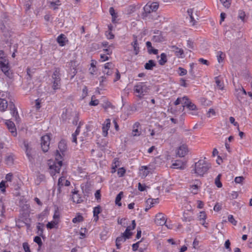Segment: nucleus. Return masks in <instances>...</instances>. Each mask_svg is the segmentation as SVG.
I'll list each match as a JSON object with an SVG mask.
<instances>
[{
    "instance_id": "f257e3e1",
    "label": "nucleus",
    "mask_w": 252,
    "mask_h": 252,
    "mask_svg": "<svg viewBox=\"0 0 252 252\" xmlns=\"http://www.w3.org/2000/svg\"><path fill=\"white\" fill-rule=\"evenodd\" d=\"M58 148L60 150V152L57 150L55 154V161L49 160L48 163L50 173L54 179L57 177L56 174L60 172L61 168L63 165V152L66 150L67 148L65 142L64 140H61L59 143Z\"/></svg>"
},
{
    "instance_id": "f03ea898",
    "label": "nucleus",
    "mask_w": 252,
    "mask_h": 252,
    "mask_svg": "<svg viewBox=\"0 0 252 252\" xmlns=\"http://www.w3.org/2000/svg\"><path fill=\"white\" fill-rule=\"evenodd\" d=\"M210 168V163L206 160V158H204L195 163L192 173L195 174L196 176L203 177L207 173Z\"/></svg>"
},
{
    "instance_id": "7ed1b4c3",
    "label": "nucleus",
    "mask_w": 252,
    "mask_h": 252,
    "mask_svg": "<svg viewBox=\"0 0 252 252\" xmlns=\"http://www.w3.org/2000/svg\"><path fill=\"white\" fill-rule=\"evenodd\" d=\"M150 90V86H147L146 82L137 83L133 88L134 93L140 99L147 95Z\"/></svg>"
},
{
    "instance_id": "20e7f679",
    "label": "nucleus",
    "mask_w": 252,
    "mask_h": 252,
    "mask_svg": "<svg viewBox=\"0 0 252 252\" xmlns=\"http://www.w3.org/2000/svg\"><path fill=\"white\" fill-rule=\"evenodd\" d=\"M0 69L7 77L10 78L12 76V72L10 70L9 62L8 59H0Z\"/></svg>"
},
{
    "instance_id": "39448f33",
    "label": "nucleus",
    "mask_w": 252,
    "mask_h": 252,
    "mask_svg": "<svg viewBox=\"0 0 252 252\" xmlns=\"http://www.w3.org/2000/svg\"><path fill=\"white\" fill-rule=\"evenodd\" d=\"M201 185L202 183L199 180L196 179L190 181L189 188L190 193L193 194H198L200 190Z\"/></svg>"
},
{
    "instance_id": "423d86ee",
    "label": "nucleus",
    "mask_w": 252,
    "mask_h": 252,
    "mask_svg": "<svg viewBox=\"0 0 252 252\" xmlns=\"http://www.w3.org/2000/svg\"><path fill=\"white\" fill-rule=\"evenodd\" d=\"M155 169V168L150 164L141 166L139 169L140 176L142 178H144L149 174H152Z\"/></svg>"
},
{
    "instance_id": "0eeeda50",
    "label": "nucleus",
    "mask_w": 252,
    "mask_h": 252,
    "mask_svg": "<svg viewBox=\"0 0 252 252\" xmlns=\"http://www.w3.org/2000/svg\"><path fill=\"white\" fill-rule=\"evenodd\" d=\"M50 134H47L41 137V147L44 152H46L49 149L50 144Z\"/></svg>"
},
{
    "instance_id": "6e6552de",
    "label": "nucleus",
    "mask_w": 252,
    "mask_h": 252,
    "mask_svg": "<svg viewBox=\"0 0 252 252\" xmlns=\"http://www.w3.org/2000/svg\"><path fill=\"white\" fill-rule=\"evenodd\" d=\"M57 185V193L60 194L62 192V187L63 186H69L70 185V182L68 180H66V177L63 175L59 178Z\"/></svg>"
},
{
    "instance_id": "1a4fd4ad",
    "label": "nucleus",
    "mask_w": 252,
    "mask_h": 252,
    "mask_svg": "<svg viewBox=\"0 0 252 252\" xmlns=\"http://www.w3.org/2000/svg\"><path fill=\"white\" fill-rule=\"evenodd\" d=\"M158 3L157 2H148L144 7V10L146 13H151L156 11L158 8Z\"/></svg>"
},
{
    "instance_id": "9d476101",
    "label": "nucleus",
    "mask_w": 252,
    "mask_h": 252,
    "mask_svg": "<svg viewBox=\"0 0 252 252\" xmlns=\"http://www.w3.org/2000/svg\"><path fill=\"white\" fill-rule=\"evenodd\" d=\"M155 223L158 225H163L166 222V218L164 214L158 213L156 214L155 219Z\"/></svg>"
},
{
    "instance_id": "9b49d317",
    "label": "nucleus",
    "mask_w": 252,
    "mask_h": 252,
    "mask_svg": "<svg viewBox=\"0 0 252 252\" xmlns=\"http://www.w3.org/2000/svg\"><path fill=\"white\" fill-rule=\"evenodd\" d=\"M103 51L104 53L100 55V59L99 60L100 62H104L109 60V56H110L112 53V50L110 49V46L108 47V48L104 49Z\"/></svg>"
},
{
    "instance_id": "f8f14e48",
    "label": "nucleus",
    "mask_w": 252,
    "mask_h": 252,
    "mask_svg": "<svg viewBox=\"0 0 252 252\" xmlns=\"http://www.w3.org/2000/svg\"><path fill=\"white\" fill-rule=\"evenodd\" d=\"M188 152V146L186 144L180 145L176 150V155L179 157H185Z\"/></svg>"
},
{
    "instance_id": "ddd939ff",
    "label": "nucleus",
    "mask_w": 252,
    "mask_h": 252,
    "mask_svg": "<svg viewBox=\"0 0 252 252\" xmlns=\"http://www.w3.org/2000/svg\"><path fill=\"white\" fill-rule=\"evenodd\" d=\"M71 198L73 202L79 204L83 201V199L81 194L79 193V191L74 189L72 192Z\"/></svg>"
},
{
    "instance_id": "4468645a",
    "label": "nucleus",
    "mask_w": 252,
    "mask_h": 252,
    "mask_svg": "<svg viewBox=\"0 0 252 252\" xmlns=\"http://www.w3.org/2000/svg\"><path fill=\"white\" fill-rule=\"evenodd\" d=\"M172 51L174 52L175 56L179 59H183L185 58V55L184 54V50L176 46L173 45L171 47Z\"/></svg>"
},
{
    "instance_id": "2eb2a0df",
    "label": "nucleus",
    "mask_w": 252,
    "mask_h": 252,
    "mask_svg": "<svg viewBox=\"0 0 252 252\" xmlns=\"http://www.w3.org/2000/svg\"><path fill=\"white\" fill-rule=\"evenodd\" d=\"M111 125V120L110 119H107L102 125V135L104 137H106L108 135V131L110 128Z\"/></svg>"
},
{
    "instance_id": "dca6fc26",
    "label": "nucleus",
    "mask_w": 252,
    "mask_h": 252,
    "mask_svg": "<svg viewBox=\"0 0 252 252\" xmlns=\"http://www.w3.org/2000/svg\"><path fill=\"white\" fill-rule=\"evenodd\" d=\"M5 125L12 135L16 136L17 135V131L14 123L10 120H6Z\"/></svg>"
},
{
    "instance_id": "f3484780",
    "label": "nucleus",
    "mask_w": 252,
    "mask_h": 252,
    "mask_svg": "<svg viewBox=\"0 0 252 252\" xmlns=\"http://www.w3.org/2000/svg\"><path fill=\"white\" fill-rule=\"evenodd\" d=\"M57 42L60 46L63 47L68 42V40L64 34L62 33L57 37Z\"/></svg>"
},
{
    "instance_id": "a211bd4d",
    "label": "nucleus",
    "mask_w": 252,
    "mask_h": 252,
    "mask_svg": "<svg viewBox=\"0 0 252 252\" xmlns=\"http://www.w3.org/2000/svg\"><path fill=\"white\" fill-rule=\"evenodd\" d=\"M158 203V199L149 198L146 201L145 211H148L150 208L153 207L155 204Z\"/></svg>"
},
{
    "instance_id": "6ab92c4d",
    "label": "nucleus",
    "mask_w": 252,
    "mask_h": 252,
    "mask_svg": "<svg viewBox=\"0 0 252 252\" xmlns=\"http://www.w3.org/2000/svg\"><path fill=\"white\" fill-rule=\"evenodd\" d=\"M101 208L99 205L93 208L94 221L97 222L99 219L98 215L101 212Z\"/></svg>"
},
{
    "instance_id": "aec40b11",
    "label": "nucleus",
    "mask_w": 252,
    "mask_h": 252,
    "mask_svg": "<svg viewBox=\"0 0 252 252\" xmlns=\"http://www.w3.org/2000/svg\"><path fill=\"white\" fill-rule=\"evenodd\" d=\"M200 221H202L201 224L205 227H207V223H206V220L207 219V215L205 211H201L199 213L198 217Z\"/></svg>"
},
{
    "instance_id": "412c9836",
    "label": "nucleus",
    "mask_w": 252,
    "mask_h": 252,
    "mask_svg": "<svg viewBox=\"0 0 252 252\" xmlns=\"http://www.w3.org/2000/svg\"><path fill=\"white\" fill-rule=\"evenodd\" d=\"M185 165L181 160H176L171 165V168L173 169H184Z\"/></svg>"
},
{
    "instance_id": "4be33fe9",
    "label": "nucleus",
    "mask_w": 252,
    "mask_h": 252,
    "mask_svg": "<svg viewBox=\"0 0 252 252\" xmlns=\"http://www.w3.org/2000/svg\"><path fill=\"white\" fill-rule=\"evenodd\" d=\"M25 147L26 148V154L30 161H32L33 158L32 154V150L30 147L28 143L24 142Z\"/></svg>"
},
{
    "instance_id": "5701e85b",
    "label": "nucleus",
    "mask_w": 252,
    "mask_h": 252,
    "mask_svg": "<svg viewBox=\"0 0 252 252\" xmlns=\"http://www.w3.org/2000/svg\"><path fill=\"white\" fill-rule=\"evenodd\" d=\"M140 126V123L139 122H135L133 125V129L132 131V135L133 136H139L141 132L138 130V127Z\"/></svg>"
},
{
    "instance_id": "b1692460",
    "label": "nucleus",
    "mask_w": 252,
    "mask_h": 252,
    "mask_svg": "<svg viewBox=\"0 0 252 252\" xmlns=\"http://www.w3.org/2000/svg\"><path fill=\"white\" fill-rule=\"evenodd\" d=\"M59 220H53L46 224V227L48 229L53 228L57 229L59 227Z\"/></svg>"
},
{
    "instance_id": "393cba45",
    "label": "nucleus",
    "mask_w": 252,
    "mask_h": 252,
    "mask_svg": "<svg viewBox=\"0 0 252 252\" xmlns=\"http://www.w3.org/2000/svg\"><path fill=\"white\" fill-rule=\"evenodd\" d=\"M53 79V90H56L60 89L61 87V78H52Z\"/></svg>"
},
{
    "instance_id": "a878e982",
    "label": "nucleus",
    "mask_w": 252,
    "mask_h": 252,
    "mask_svg": "<svg viewBox=\"0 0 252 252\" xmlns=\"http://www.w3.org/2000/svg\"><path fill=\"white\" fill-rule=\"evenodd\" d=\"M131 45L132 46V47L133 48V50H134L135 54L137 55L139 52L140 48H139V45L137 42V36H134V40L131 43Z\"/></svg>"
},
{
    "instance_id": "bb28decb",
    "label": "nucleus",
    "mask_w": 252,
    "mask_h": 252,
    "mask_svg": "<svg viewBox=\"0 0 252 252\" xmlns=\"http://www.w3.org/2000/svg\"><path fill=\"white\" fill-rule=\"evenodd\" d=\"M50 4V6L54 9H56L61 4L60 0H48Z\"/></svg>"
},
{
    "instance_id": "cd10ccee",
    "label": "nucleus",
    "mask_w": 252,
    "mask_h": 252,
    "mask_svg": "<svg viewBox=\"0 0 252 252\" xmlns=\"http://www.w3.org/2000/svg\"><path fill=\"white\" fill-rule=\"evenodd\" d=\"M141 244V241H139L136 243H134L132 246V249L133 251H136L137 250H139L140 252H143L146 249V248H143L140 246Z\"/></svg>"
},
{
    "instance_id": "c85d7f7f",
    "label": "nucleus",
    "mask_w": 252,
    "mask_h": 252,
    "mask_svg": "<svg viewBox=\"0 0 252 252\" xmlns=\"http://www.w3.org/2000/svg\"><path fill=\"white\" fill-rule=\"evenodd\" d=\"M156 63L153 60H150L147 63L144 65V67L147 70H152L153 67L156 66Z\"/></svg>"
},
{
    "instance_id": "c756f323",
    "label": "nucleus",
    "mask_w": 252,
    "mask_h": 252,
    "mask_svg": "<svg viewBox=\"0 0 252 252\" xmlns=\"http://www.w3.org/2000/svg\"><path fill=\"white\" fill-rule=\"evenodd\" d=\"M216 57L219 63H221L224 61L226 56L224 53L219 51L217 52Z\"/></svg>"
},
{
    "instance_id": "7c9ffc66",
    "label": "nucleus",
    "mask_w": 252,
    "mask_h": 252,
    "mask_svg": "<svg viewBox=\"0 0 252 252\" xmlns=\"http://www.w3.org/2000/svg\"><path fill=\"white\" fill-rule=\"evenodd\" d=\"M81 123H79V126H77L75 131L72 134V141L75 144H77V136L80 132V127Z\"/></svg>"
},
{
    "instance_id": "2f4dec72",
    "label": "nucleus",
    "mask_w": 252,
    "mask_h": 252,
    "mask_svg": "<svg viewBox=\"0 0 252 252\" xmlns=\"http://www.w3.org/2000/svg\"><path fill=\"white\" fill-rule=\"evenodd\" d=\"M167 62V55L165 53H162L160 54V59L158 60V63L160 65H164Z\"/></svg>"
},
{
    "instance_id": "473e14b6",
    "label": "nucleus",
    "mask_w": 252,
    "mask_h": 252,
    "mask_svg": "<svg viewBox=\"0 0 252 252\" xmlns=\"http://www.w3.org/2000/svg\"><path fill=\"white\" fill-rule=\"evenodd\" d=\"M215 79L218 88L220 90H223L224 89V83L223 81L221 80L219 76L216 77Z\"/></svg>"
},
{
    "instance_id": "72a5a7b5",
    "label": "nucleus",
    "mask_w": 252,
    "mask_h": 252,
    "mask_svg": "<svg viewBox=\"0 0 252 252\" xmlns=\"http://www.w3.org/2000/svg\"><path fill=\"white\" fill-rule=\"evenodd\" d=\"M7 100H0V111L4 112L6 110L8 106Z\"/></svg>"
},
{
    "instance_id": "f704fd0d",
    "label": "nucleus",
    "mask_w": 252,
    "mask_h": 252,
    "mask_svg": "<svg viewBox=\"0 0 252 252\" xmlns=\"http://www.w3.org/2000/svg\"><path fill=\"white\" fill-rule=\"evenodd\" d=\"M186 101L189 102V98L187 96H184L182 98H178L174 102V104L178 105L182 103L185 104L186 103Z\"/></svg>"
},
{
    "instance_id": "c9c22d12",
    "label": "nucleus",
    "mask_w": 252,
    "mask_h": 252,
    "mask_svg": "<svg viewBox=\"0 0 252 252\" xmlns=\"http://www.w3.org/2000/svg\"><path fill=\"white\" fill-rule=\"evenodd\" d=\"M193 10L192 8H190L188 10V13L190 18V22L191 23V24L192 25H194L195 24V23H196V21L195 20V19L193 18Z\"/></svg>"
},
{
    "instance_id": "e433bc0d",
    "label": "nucleus",
    "mask_w": 252,
    "mask_h": 252,
    "mask_svg": "<svg viewBox=\"0 0 252 252\" xmlns=\"http://www.w3.org/2000/svg\"><path fill=\"white\" fill-rule=\"evenodd\" d=\"M109 13L112 16V22L113 23H116V19L118 17L117 13L115 12V9L113 7H111L109 9Z\"/></svg>"
},
{
    "instance_id": "4c0bfd02",
    "label": "nucleus",
    "mask_w": 252,
    "mask_h": 252,
    "mask_svg": "<svg viewBox=\"0 0 252 252\" xmlns=\"http://www.w3.org/2000/svg\"><path fill=\"white\" fill-rule=\"evenodd\" d=\"M10 94L8 92H0V100H7L9 99Z\"/></svg>"
},
{
    "instance_id": "58836bf2",
    "label": "nucleus",
    "mask_w": 252,
    "mask_h": 252,
    "mask_svg": "<svg viewBox=\"0 0 252 252\" xmlns=\"http://www.w3.org/2000/svg\"><path fill=\"white\" fill-rule=\"evenodd\" d=\"M123 195V192L122 191H121L117 195L116 199H115L116 204L118 205L120 207L122 206V203L121 202V200L122 199Z\"/></svg>"
},
{
    "instance_id": "ea45409f",
    "label": "nucleus",
    "mask_w": 252,
    "mask_h": 252,
    "mask_svg": "<svg viewBox=\"0 0 252 252\" xmlns=\"http://www.w3.org/2000/svg\"><path fill=\"white\" fill-rule=\"evenodd\" d=\"M84 220V218L83 216L80 214L78 213L75 218L72 219V222L74 223H76L78 222H82Z\"/></svg>"
},
{
    "instance_id": "a19ab883",
    "label": "nucleus",
    "mask_w": 252,
    "mask_h": 252,
    "mask_svg": "<svg viewBox=\"0 0 252 252\" xmlns=\"http://www.w3.org/2000/svg\"><path fill=\"white\" fill-rule=\"evenodd\" d=\"M5 163L8 165H11L13 163L14 157L12 155L7 156L5 159Z\"/></svg>"
},
{
    "instance_id": "79ce46f5",
    "label": "nucleus",
    "mask_w": 252,
    "mask_h": 252,
    "mask_svg": "<svg viewBox=\"0 0 252 252\" xmlns=\"http://www.w3.org/2000/svg\"><path fill=\"white\" fill-rule=\"evenodd\" d=\"M182 220L183 221L190 222L193 220V217L191 216L188 215V213H184L182 218Z\"/></svg>"
},
{
    "instance_id": "37998d69",
    "label": "nucleus",
    "mask_w": 252,
    "mask_h": 252,
    "mask_svg": "<svg viewBox=\"0 0 252 252\" xmlns=\"http://www.w3.org/2000/svg\"><path fill=\"white\" fill-rule=\"evenodd\" d=\"M13 108H11V114L12 116L15 118V120H17L18 118H19V115L18 113L17 110L16 108L15 107L14 105H13Z\"/></svg>"
},
{
    "instance_id": "c03bdc74",
    "label": "nucleus",
    "mask_w": 252,
    "mask_h": 252,
    "mask_svg": "<svg viewBox=\"0 0 252 252\" xmlns=\"http://www.w3.org/2000/svg\"><path fill=\"white\" fill-rule=\"evenodd\" d=\"M102 107L105 110L113 108L112 103L108 100H106L103 102V103L102 104Z\"/></svg>"
},
{
    "instance_id": "a18cd8bd",
    "label": "nucleus",
    "mask_w": 252,
    "mask_h": 252,
    "mask_svg": "<svg viewBox=\"0 0 252 252\" xmlns=\"http://www.w3.org/2000/svg\"><path fill=\"white\" fill-rule=\"evenodd\" d=\"M228 221L234 226L237 224V221L234 219L232 215H229L228 216Z\"/></svg>"
},
{
    "instance_id": "49530a36",
    "label": "nucleus",
    "mask_w": 252,
    "mask_h": 252,
    "mask_svg": "<svg viewBox=\"0 0 252 252\" xmlns=\"http://www.w3.org/2000/svg\"><path fill=\"white\" fill-rule=\"evenodd\" d=\"M185 105H186L187 107L191 110H195L196 109V105L189 100V102L186 101V103L185 104Z\"/></svg>"
},
{
    "instance_id": "de8ad7c7",
    "label": "nucleus",
    "mask_w": 252,
    "mask_h": 252,
    "mask_svg": "<svg viewBox=\"0 0 252 252\" xmlns=\"http://www.w3.org/2000/svg\"><path fill=\"white\" fill-rule=\"evenodd\" d=\"M126 172V170L124 167L119 168L117 171L118 176L119 177H122L124 176Z\"/></svg>"
},
{
    "instance_id": "09e8293b",
    "label": "nucleus",
    "mask_w": 252,
    "mask_h": 252,
    "mask_svg": "<svg viewBox=\"0 0 252 252\" xmlns=\"http://www.w3.org/2000/svg\"><path fill=\"white\" fill-rule=\"evenodd\" d=\"M220 177H221V175L219 174L218 175V176L216 178L215 181V185L219 188H221L222 186V184L220 181Z\"/></svg>"
},
{
    "instance_id": "8fccbe9b",
    "label": "nucleus",
    "mask_w": 252,
    "mask_h": 252,
    "mask_svg": "<svg viewBox=\"0 0 252 252\" xmlns=\"http://www.w3.org/2000/svg\"><path fill=\"white\" fill-rule=\"evenodd\" d=\"M95 97L94 95L92 96L91 101L89 103V105L91 106H96L99 104V100L95 99Z\"/></svg>"
},
{
    "instance_id": "3c124183",
    "label": "nucleus",
    "mask_w": 252,
    "mask_h": 252,
    "mask_svg": "<svg viewBox=\"0 0 252 252\" xmlns=\"http://www.w3.org/2000/svg\"><path fill=\"white\" fill-rule=\"evenodd\" d=\"M6 181L3 180L1 181L0 183V190L2 193L5 192L6 191Z\"/></svg>"
},
{
    "instance_id": "603ef678",
    "label": "nucleus",
    "mask_w": 252,
    "mask_h": 252,
    "mask_svg": "<svg viewBox=\"0 0 252 252\" xmlns=\"http://www.w3.org/2000/svg\"><path fill=\"white\" fill-rule=\"evenodd\" d=\"M114 67V65L111 62H108L104 65V69H113Z\"/></svg>"
},
{
    "instance_id": "864d4df0",
    "label": "nucleus",
    "mask_w": 252,
    "mask_h": 252,
    "mask_svg": "<svg viewBox=\"0 0 252 252\" xmlns=\"http://www.w3.org/2000/svg\"><path fill=\"white\" fill-rule=\"evenodd\" d=\"M5 213L4 204L1 201H0V216L3 217Z\"/></svg>"
},
{
    "instance_id": "5fc2aeb1",
    "label": "nucleus",
    "mask_w": 252,
    "mask_h": 252,
    "mask_svg": "<svg viewBox=\"0 0 252 252\" xmlns=\"http://www.w3.org/2000/svg\"><path fill=\"white\" fill-rule=\"evenodd\" d=\"M33 241L37 243L39 247H41L42 245V242L41 238L39 236H35L33 239Z\"/></svg>"
},
{
    "instance_id": "6e6d98bb",
    "label": "nucleus",
    "mask_w": 252,
    "mask_h": 252,
    "mask_svg": "<svg viewBox=\"0 0 252 252\" xmlns=\"http://www.w3.org/2000/svg\"><path fill=\"white\" fill-rule=\"evenodd\" d=\"M222 3L223 5L227 8H228L231 4V0H220Z\"/></svg>"
},
{
    "instance_id": "4d7b16f0",
    "label": "nucleus",
    "mask_w": 252,
    "mask_h": 252,
    "mask_svg": "<svg viewBox=\"0 0 252 252\" xmlns=\"http://www.w3.org/2000/svg\"><path fill=\"white\" fill-rule=\"evenodd\" d=\"M23 248L25 252H31L30 246L27 242H24L23 243Z\"/></svg>"
},
{
    "instance_id": "13d9d810",
    "label": "nucleus",
    "mask_w": 252,
    "mask_h": 252,
    "mask_svg": "<svg viewBox=\"0 0 252 252\" xmlns=\"http://www.w3.org/2000/svg\"><path fill=\"white\" fill-rule=\"evenodd\" d=\"M132 233L130 231H129V228L126 229L125 231L122 233V235L124 236L126 239H128L131 235Z\"/></svg>"
},
{
    "instance_id": "bf43d9fd",
    "label": "nucleus",
    "mask_w": 252,
    "mask_h": 252,
    "mask_svg": "<svg viewBox=\"0 0 252 252\" xmlns=\"http://www.w3.org/2000/svg\"><path fill=\"white\" fill-rule=\"evenodd\" d=\"M215 115H216L215 110L213 108H210L207 113V116L209 118H210L212 116H215Z\"/></svg>"
},
{
    "instance_id": "052dcab7",
    "label": "nucleus",
    "mask_w": 252,
    "mask_h": 252,
    "mask_svg": "<svg viewBox=\"0 0 252 252\" xmlns=\"http://www.w3.org/2000/svg\"><path fill=\"white\" fill-rule=\"evenodd\" d=\"M13 175L12 173H9L7 174L5 176V180L6 182H11L12 181Z\"/></svg>"
},
{
    "instance_id": "680f3d73",
    "label": "nucleus",
    "mask_w": 252,
    "mask_h": 252,
    "mask_svg": "<svg viewBox=\"0 0 252 252\" xmlns=\"http://www.w3.org/2000/svg\"><path fill=\"white\" fill-rule=\"evenodd\" d=\"M60 77V69L58 68L55 69L52 75V78Z\"/></svg>"
},
{
    "instance_id": "e2e57ef3",
    "label": "nucleus",
    "mask_w": 252,
    "mask_h": 252,
    "mask_svg": "<svg viewBox=\"0 0 252 252\" xmlns=\"http://www.w3.org/2000/svg\"><path fill=\"white\" fill-rule=\"evenodd\" d=\"M126 240V238L122 235L121 236L117 238L116 240V243H119L121 244L122 242L125 241Z\"/></svg>"
},
{
    "instance_id": "0e129e2a",
    "label": "nucleus",
    "mask_w": 252,
    "mask_h": 252,
    "mask_svg": "<svg viewBox=\"0 0 252 252\" xmlns=\"http://www.w3.org/2000/svg\"><path fill=\"white\" fill-rule=\"evenodd\" d=\"M35 107L36 110H39L41 107V99L38 98L35 100Z\"/></svg>"
},
{
    "instance_id": "69168bd1",
    "label": "nucleus",
    "mask_w": 252,
    "mask_h": 252,
    "mask_svg": "<svg viewBox=\"0 0 252 252\" xmlns=\"http://www.w3.org/2000/svg\"><path fill=\"white\" fill-rule=\"evenodd\" d=\"M88 95V88L86 86H84L82 90V97L84 98Z\"/></svg>"
},
{
    "instance_id": "338daca9",
    "label": "nucleus",
    "mask_w": 252,
    "mask_h": 252,
    "mask_svg": "<svg viewBox=\"0 0 252 252\" xmlns=\"http://www.w3.org/2000/svg\"><path fill=\"white\" fill-rule=\"evenodd\" d=\"M148 52L150 54L157 55L158 54V50L154 49L153 47L148 50Z\"/></svg>"
},
{
    "instance_id": "774afa93",
    "label": "nucleus",
    "mask_w": 252,
    "mask_h": 252,
    "mask_svg": "<svg viewBox=\"0 0 252 252\" xmlns=\"http://www.w3.org/2000/svg\"><path fill=\"white\" fill-rule=\"evenodd\" d=\"M246 14L243 11H240L239 12V18L243 21L244 22Z\"/></svg>"
}]
</instances>
